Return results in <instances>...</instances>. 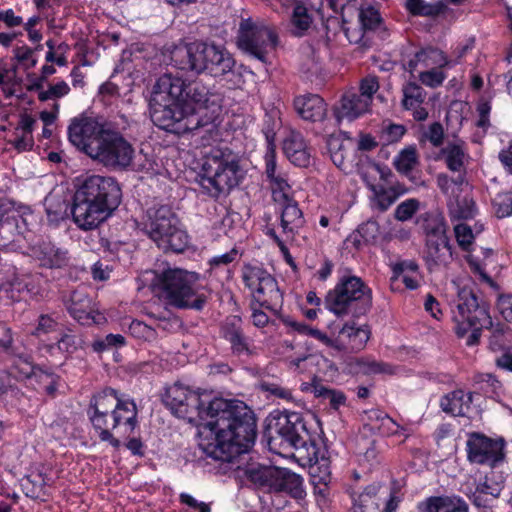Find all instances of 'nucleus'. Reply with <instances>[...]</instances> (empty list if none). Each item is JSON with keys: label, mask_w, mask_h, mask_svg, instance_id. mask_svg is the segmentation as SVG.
Returning a JSON list of instances; mask_svg holds the SVG:
<instances>
[{"label": "nucleus", "mask_w": 512, "mask_h": 512, "mask_svg": "<svg viewBox=\"0 0 512 512\" xmlns=\"http://www.w3.org/2000/svg\"><path fill=\"white\" fill-rule=\"evenodd\" d=\"M164 402L174 415L197 426L199 448L215 460L230 462L255 441L254 414L240 400L192 391L175 383L167 388Z\"/></svg>", "instance_id": "nucleus-1"}, {"label": "nucleus", "mask_w": 512, "mask_h": 512, "mask_svg": "<svg viewBox=\"0 0 512 512\" xmlns=\"http://www.w3.org/2000/svg\"><path fill=\"white\" fill-rule=\"evenodd\" d=\"M121 190L112 177L91 175L79 182L73 196L72 218L78 228H97L118 206Z\"/></svg>", "instance_id": "nucleus-2"}, {"label": "nucleus", "mask_w": 512, "mask_h": 512, "mask_svg": "<svg viewBox=\"0 0 512 512\" xmlns=\"http://www.w3.org/2000/svg\"><path fill=\"white\" fill-rule=\"evenodd\" d=\"M172 61L175 66L184 71L197 74L207 73L212 77H223L231 74L235 79L233 84L240 87L245 75L254 73L247 67L240 66L235 70V60L222 46L214 43L194 41L176 47L172 52Z\"/></svg>", "instance_id": "nucleus-3"}, {"label": "nucleus", "mask_w": 512, "mask_h": 512, "mask_svg": "<svg viewBox=\"0 0 512 512\" xmlns=\"http://www.w3.org/2000/svg\"><path fill=\"white\" fill-rule=\"evenodd\" d=\"M198 278L193 272L168 269L161 274L153 273L151 286L153 291L170 305L200 310L207 297L197 284Z\"/></svg>", "instance_id": "nucleus-4"}, {"label": "nucleus", "mask_w": 512, "mask_h": 512, "mask_svg": "<svg viewBox=\"0 0 512 512\" xmlns=\"http://www.w3.org/2000/svg\"><path fill=\"white\" fill-rule=\"evenodd\" d=\"M184 83L171 74H164L156 81L149 105L151 119L161 129L173 130L178 122L185 119L182 107Z\"/></svg>", "instance_id": "nucleus-5"}, {"label": "nucleus", "mask_w": 512, "mask_h": 512, "mask_svg": "<svg viewBox=\"0 0 512 512\" xmlns=\"http://www.w3.org/2000/svg\"><path fill=\"white\" fill-rule=\"evenodd\" d=\"M244 177L239 157L230 149H214L206 156L202 166L201 187L212 197L229 192Z\"/></svg>", "instance_id": "nucleus-6"}, {"label": "nucleus", "mask_w": 512, "mask_h": 512, "mask_svg": "<svg viewBox=\"0 0 512 512\" xmlns=\"http://www.w3.org/2000/svg\"><path fill=\"white\" fill-rule=\"evenodd\" d=\"M221 95L211 91L201 81L184 83L182 107L185 109L187 129L207 127V132L216 131L220 111Z\"/></svg>", "instance_id": "nucleus-7"}, {"label": "nucleus", "mask_w": 512, "mask_h": 512, "mask_svg": "<svg viewBox=\"0 0 512 512\" xmlns=\"http://www.w3.org/2000/svg\"><path fill=\"white\" fill-rule=\"evenodd\" d=\"M371 289L356 276L343 277L325 298V308L337 317H358L371 307Z\"/></svg>", "instance_id": "nucleus-8"}, {"label": "nucleus", "mask_w": 512, "mask_h": 512, "mask_svg": "<svg viewBox=\"0 0 512 512\" xmlns=\"http://www.w3.org/2000/svg\"><path fill=\"white\" fill-rule=\"evenodd\" d=\"M144 230L165 251L181 252L188 244V236L179 226V220L168 206L147 211Z\"/></svg>", "instance_id": "nucleus-9"}, {"label": "nucleus", "mask_w": 512, "mask_h": 512, "mask_svg": "<svg viewBox=\"0 0 512 512\" xmlns=\"http://www.w3.org/2000/svg\"><path fill=\"white\" fill-rule=\"evenodd\" d=\"M438 188L446 197L448 215L452 222L473 219L477 214V208L473 197L470 195L471 187L463 175L455 178L446 173H440L436 177Z\"/></svg>", "instance_id": "nucleus-10"}, {"label": "nucleus", "mask_w": 512, "mask_h": 512, "mask_svg": "<svg viewBox=\"0 0 512 512\" xmlns=\"http://www.w3.org/2000/svg\"><path fill=\"white\" fill-rule=\"evenodd\" d=\"M244 285L261 306L277 309L282 305V293L276 280L258 264H244L241 270Z\"/></svg>", "instance_id": "nucleus-11"}, {"label": "nucleus", "mask_w": 512, "mask_h": 512, "mask_svg": "<svg viewBox=\"0 0 512 512\" xmlns=\"http://www.w3.org/2000/svg\"><path fill=\"white\" fill-rule=\"evenodd\" d=\"M91 159L113 169H127L132 165L134 149L132 145L117 131L108 129L97 148L93 150Z\"/></svg>", "instance_id": "nucleus-12"}, {"label": "nucleus", "mask_w": 512, "mask_h": 512, "mask_svg": "<svg viewBox=\"0 0 512 512\" xmlns=\"http://www.w3.org/2000/svg\"><path fill=\"white\" fill-rule=\"evenodd\" d=\"M237 43L245 53L261 62H266V55L278 44V36L271 27L243 21Z\"/></svg>", "instance_id": "nucleus-13"}, {"label": "nucleus", "mask_w": 512, "mask_h": 512, "mask_svg": "<svg viewBox=\"0 0 512 512\" xmlns=\"http://www.w3.org/2000/svg\"><path fill=\"white\" fill-rule=\"evenodd\" d=\"M457 289V311L454 316L456 322V333L463 337L467 333L465 324L471 325H492V320L487 308L480 305L478 299L471 288L467 286L460 287L454 282Z\"/></svg>", "instance_id": "nucleus-14"}, {"label": "nucleus", "mask_w": 512, "mask_h": 512, "mask_svg": "<svg viewBox=\"0 0 512 512\" xmlns=\"http://www.w3.org/2000/svg\"><path fill=\"white\" fill-rule=\"evenodd\" d=\"M380 14L372 6L358 9L356 1H350L342 12V29L350 43H360L365 31L375 29L380 23Z\"/></svg>", "instance_id": "nucleus-15"}, {"label": "nucleus", "mask_w": 512, "mask_h": 512, "mask_svg": "<svg viewBox=\"0 0 512 512\" xmlns=\"http://www.w3.org/2000/svg\"><path fill=\"white\" fill-rule=\"evenodd\" d=\"M108 129L98 119L87 115H79L71 120L68 126V138L72 145L91 157L100 143L102 135Z\"/></svg>", "instance_id": "nucleus-16"}, {"label": "nucleus", "mask_w": 512, "mask_h": 512, "mask_svg": "<svg viewBox=\"0 0 512 512\" xmlns=\"http://www.w3.org/2000/svg\"><path fill=\"white\" fill-rule=\"evenodd\" d=\"M117 393L113 389H105L94 396L88 414L94 428L99 431V437L102 441H109L114 447H119L120 441L113 437L109 431L108 413L115 409V406L121 402Z\"/></svg>", "instance_id": "nucleus-17"}, {"label": "nucleus", "mask_w": 512, "mask_h": 512, "mask_svg": "<svg viewBox=\"0 0 512 512\" xmlns=\"http://www.w3.org/2000/svg\"><path fill=\"white\" fill-rule=\"evenodd\" d=\"M469 461L494 465L502 458V445L481 434H472L467 441Z\"/></svg>", "instance_id": "nucleus-18"}, {"label": "nucleus", "mask_w": 512, "mask_h": 512, "mask_svg": "<svg viewBox=\"0 0 512 512\" xmlns=\"http://www.w3.org/2000/svg\"><path fill=\"white\" fill-rule=\"evenodd\" d=\"M371 332L367 326H356L354 323H345L336 332V351L359 352L365 348L370 339Z\"/></svg>", "instance_id": "nucleus-19"}, {"label": "nucleus", "mask_w": 512, "mask_h": 512, "mask_svg": "<svg viewBox=\"0 0 512 512\" xmlns=\"http://www.w3.org/2000/svg\"><path fill=\"white\" fill-rule=\"evenodd\" d=\"M30 255L43 267L62 268L69 262L68 252L49 241H41L30 248Z\"/></svg>", "instance_id": "nucleus-20"}, {"label": "nucleus", "mask_w": 512, "mask_h": 512, "mask_svg": "<svg viewBox=\"0 0 512 512\" xmlns=\"http://www.w3.org/2000/svg\"><path fill=\"white\" fill-rule=\"evenodd\" d=\"M266 176L272 190L273 199L277 201H287L291 197V187L288 183L286 175L279 171L275 162L274 149L266 154Z\"/></svg>", "instance_id": "nucleus-21"}, {"label": "nucleus", "mask_w": 512, "mask_h": 512, "mask_svg": "<svg viewBox=\"0 0 512 512\" xmlns=\"http://www.w3.org/2000/svg\"><path fill=\"white\" fill-rule=\"evenodd\" d=\"M277 434L290 446L298 449L303 445L301 432L304 431V424L298 413L284 414L278 417L275 424Z\"/></svg>", "instance_id": "nucleus-22"}, {"label": "nucleus", "mask_w": 512, "mask_h": 512, "mask_svg": "<svg viewBox=\"0 0 512 512\" xmlns=\"http://www.w3.org/2000/svg\"><path fill=\"white\" fill-rule=\"evenodd\" d=\"M402 106L411 111L417 121H424L428 117V111L423 107L426 98L425 90L414 81H409L402 87Z\"/></svg>", "instance_id": "nucleus-23"}, {"label": "nucleus", "mask_w": 512, "mask_h": 512, "mask_svg": "<svg viewBox=\"0 0 512 512\" xmlns=\"http://www.w3.org/2000/svg\"><path fill=\"white\" fill-rule=\"evenodd\" d=\"M138 424L136 404L129 399L121 400L112 410L109 430L119 428L123 434H131Z\"/></svg>", "instance_id": "nucleus-24"}, {"label": "nucleus", "mask_w": 512, "mask_h": 512, "mask_svg": "<svg viewBox=\"0 0 512 512\" xmlns=\"http://www.w3.org/2000/svg\"><path fill=\"white\" fill-rule=\"evenodd\" d=\"M283 151L287 158L296 166L307 167L311 162V151L303 136L291 131L283 141Z\"/></svg>", "instance_id": "nucleus-25"}, {"label": "nucleus", "mask_w": 512, "mask_h": 512, "mask_svg": "<svg viewBox=\"0 0 512 512\" xmlns=\"http://www.w3.org/2000/svg\"><path fill=\"white\" fill-rule=\"evenodd\" d=\"M36 124L35 118L24 113L20 115L19 122L12 132L8 143L19 153L30 151L34 146L33 130Z\"/></svg>", "instance_id": "nucleus-26"}, {"label": "nucleus", "mask_w": 512, "mask_h": 512, "mask_svg": "<svg viewBox=\"0 0 512 512\" xmlns=\"http://www.w3.org/2000/svg\"><path fill=\"white\" fill-rule=\"evenodd\" d=\"M449 63L441 50L429 47L416 52L413 58L407 62L406 69L413 74L419 69L442 68Z\"/></svg>", "instance_id": "nucleus-27"}, {"label": "nucleus", "mask_w": 512, "mask_h": 512, "mask_svg": "<svg viewBox=\"0 0 512 512\" xmlns=\"http://www.w3.org/2000/svg\"><path fill=\"white\" fill-rule=\"evenodd\" d=\"M294 107L304 120L312 122L323 120L327 112L324 100L314 94L297 97L294 100Z\"/></svg>", "instance_id": "nucleus-28"}, {"label": "nucleus", "mask_w": 512, "mask_h": 512, "mask_svg": "<svg viewBox=\"0 0 512 512\" xmlns=\"http://www.w3.org/2000/svg\"><path fill=\"white\" fill-rule=\"evenodd\" d=\"M420 512H468L466 502L458 496H432L418 504Z\"/></svg>", "instance_id": "nucleus-29"}, {"label": "nucleus", "mask_w": 512, "mask_h": 512, "mask_svg": "<svg viewBox=\"0 0 512 512\" xmlns=\"http://www.w3.org/2000/svg\"><path fill=\"white\" fill-rule=\"evenodd\" d=\"M370 105L371 103L359 94L347 92L343 95L340 106L336 110V117L338 120H353L368 112Z\"/></svg>", "instance_id": "nucleus-30"}, {"label": "nucleus", "mask_w": 512, "mask_h": 512, "mask_svg": "<svg viewBox=\"0 0 512 512\" xmlns=\"http://www.w3.org/2000/svg\"><path fill=\"white\" fill-rule=\"evenodd\" d=\"M241 319L237 316L227 318L223 327V337L231 344L233 352L237 355L249 354V344L241 331Z\"/></svg>", "instance_id": "nucleus-31"}, {"label": "nucleus", "mask_w": 512, "mask_h": 512, "mask_svg": "<svg viewBox=\"0 0 512 512\" xmlns=\"http://www.w3.org/2000/svg\"><path fill=\"white\" fill-rule=\"evenodd\" d=\"M282 205L281 227L287 238H292L294 233L303 226L304 219L297 203L289 197L287 201H278Z\"/></svg>", "instance_id": "nucleus-32"}, {"label": "nucleus", "mask_w": 512, "mask_h": 512, "mask_svg": "<svg viewBox=\"0 0 512 512\" xmlns=\"http://www.w3.org/2000/svg\"><path fill=\"white\" fill-rule=\"evenodd\" d=\"M301 349L298 344L284 340L280 344L279 353L295 369H302V364H304V367L317 364L321 359V357L307 354Z\"/></svg>", "instance_id": "nucleus-33"}, {"label": "nucleus", "mask_w": 512, "mask_h": 512, "mask_svg": "<svg viewBox=\"0 0 512 512\" xmlns=\"http://www.w3.org/2000/svg\"><path fill=\"white\" fill-rule=\"evenodd\" d=\"M68 310L72 317L81 324H90L95 322L94 309L91 300L86 293L74 291L70 297Z\"/></svg>", "instance_id": "nucleus-34"}, {"label": "nucleus", "mask_w": 512, "mask_h": 512, "mask_svg": "<svg viewBox=\"0 0 512 512\" xmlns=\"http://www.w3.org/2000/svg\"><path fill=\"white\" fill-rule=\"evenodd\" d=\"M424 258L430 270H434L439 266H446L452 259L449 240H427Z\"/></svg>", "instance_id": "nucleus-35"}, {"label": "nucleus", "mask_w": 512, "mask_h": 512, "mask_svg": "<svg viewBox=\"0 0 512 512\" xmlns=\"http://www.w3.org/2000/svg\"><path fill=\"white\" fill-rule=\"evenodd\" d=\"M34 282L31 275H17L11 281L4 284L2 289L3 292L6 293V297L13 301H19L23 299L25 295L38 294V289Z\"/></svg>", "instance_id": "nucleus-36"}, {"label": "nucleus", "mask_w": 512, "mask_h": 512, "mask_svg": "<svg viewBox=\"0 0 512 512\" xmlns=\"http://www.w3.org/2000/svg\"><path fill=\"white\" fill-rule=\"evenodd\" d=\"M441 157L444 159L449 170L465 177V164L468 160V155L462 142L448 143L441 150Z\"/></svg>", "instance_id": "nucleus-37"}, {"label": "nucleus", "mask_w": 512, "mask_h": 512, "mask_svg": "<svg viewBox=\"0 0 512 512\" xmlns=\"http://www.w3.org/2000/svg\"><path fill=\"white\" fill-rule=\"evenodd\" d=\"M26 231V220L17 212L8 213L0 219V238L3 244L16 241Z\"/></svg>", "instance_id": "nucleus-38"}, {"label": "nucleus", "mask_w": 512, "mask_h": 512, "mask_svg": "<svg viewBox=\"0 0 512 512\" xmlns=\"http://www.w3.org/2000/svg\"><path fill=\"white\" fill-rule=\"evenodd\" d=\"M472 395L462 390H455L441 399L443 411L453 416H465L470 410Z\"/></svg>", "instance_id": "nucleus-39"}, {"label": "nucleus", "mask_w": 512, "mask_h": 512, "mask_svg": "<svg viewBox=\"0 0 512 512\" xmlns=\"http://www.w3.org/2000/svg\"><path fill=\"white\" fill-rule=\"evenodd\" d=\"M350 370L364 375L393 374L395 369L388 363L377 361L373 357L354 358L349 363Z\"/></svg>", "instance_id": "nucleus-40"}, {"label": "nucleus", "mask_w": 512, "mask_h": 512, "mask_svg": "<svg viewBox=\"0 0 512 512\" xmlns=\"http://www.w3.org/2000/svg\"><path fill=\"white\" fill-rule=\"evenodd\" d=\"M291 32L297 37L305 35L313 24V15L308 8L297 4L292 11L290 18Z\"/></svg>", "instance_id": "nucleus-41"}, {"label": "nucleus", "mask_w": 512, "mask_h": 512, "mask_svg": "<svg viewBox=\"0 0 512 512\" xmlns=\"http://www.w3.org/2000/svg\"><path fill=\"white\" fill-rule=\"evenodd\" d=\"M381 487L376 484L367 486L363 492H361L357 498L354 499V509H361L365 512H378L379 510V499L378 493Z\"/></svg>", "instance_id": "nucleus-42"}, {"label": "nucleus", "mask_w": 512, "mask_h": 512, "mask_svg": "<svg viewBox=\"0 0 512 512\" xmlns=\"http://www.w3.org/2000/svg\"><path fill=\"white\" fill-rule=\"evenodd\" d=\"M377 423L374 425V428L378 429V431L386 436H403L404 440L411 436L412 430L408 427H403L396 423L391 417L387 414L379 412L376 415Z\"/></svg>", "instance_id": "nucleus-43"}, {"label": "nucleus", "mask_w": 512, "mask_h": 512, "mask_svg": "<svg viewBox=\"0 0 512 512\" xmlns=\"http://www.w3.org/2000/svg\"><path fill=\"white\" fill-rule=\"evenodd\" d=\"M277 491H284L298 498L302 497L304 493L302 477L288 469H283Z\"/></svg>", "instance_id": "nucleus-44"}, {"label": "nucleus", "mask_w": 512, "mask_h": 512, "mask_svg": "<svg viewBox=\"0 0 512 512\" xmlns=\"http://www.w3.org/2000/svg\"><path fill=\"white\" fill-rule=\"evenodd\" d=\"M418 164V154L414 146H408L401 150L394 159V165L398 172L409 174Z\"/></svg>", "instance_id": "nucleus-45"}, {"label": "nucleus", "mask_w": 512, "mask_h": 512, "mask_svg": "<svg viewBox=\"0 0 512 512\" xmlns=\"http://www.w3.org/2000/svg\"><path fill=\"white\" fill-rule=\"evenodd\" d=\"M426 241H447L449 240L447 237V225L444 218L440 215L429 218L426 221L424 227Z\"/></svg>", "instance_id": "nucleus-46"}, {"label": "nucleus", "mask_w": 512, "mask_h": 512, "mask_svg": "<svg viewBox=\"0 0 512 512\" xmlns=\"http://www.w3.org/2000/svg\"><path fill=\"white\" fill-rule=\"evenodd\" d=\"M483 230L482 225H475V231L465 224L458 223L454 226V233L457 240L458 245L463 249L468 251L476 237Z\"/></svg>", "instance_id": "nucleus-47"}, {"label": "nucleus", "mask_w": 512, "mask_h": 512, "mask_svg": "<svg viewBox=\"0 0 512 512\" xmlns=\"http://www.w3.org/2000/svg\"><path fill=\"white\" fill-rule=\"evenodd\" d=\"M444 135L443 126L439 122H434L421 128L418 140L422 145L430 143L433 147H439L443 144Z\"/></svg>", "instance_id": "nucleus-48"}, {"label": "nucleus", "mask_w": 512, "mask_h": 512, "mask_svg": "<svg viewBox=\"0 0 512 512\" xmlns=\"http://www.w3.org/2000/svg\"><path fill=\"white\" fill-rule=\"evenodd\" d=\"M82 347V339L70 331L63 332L57 343L49 345V350L57 349L62 354H73Z\"/></svg>", "instance_id": "nucleus-49"}, {"label": "nucleus", "mask_w": 512, "mask_h": 512, "mask_svg": "<svg viewBox=\"0 0 512 512\" xmlns=\"http://www.w3.org/2000/svg\"><path fill=\"white\" fill-rule=\"evenodd\" d=\"M282 122L279 116V111L271 110L266 114L264 124H263V133L265 134L266 140L269 145V150L273 149L272 145L275 141V136L277 131L281 128Z\"/></svg>", "instance_id": "nucleus-50"}, {"label": "nucleus", "mask_w": 512, "mask_h": 512, "mask_svg": "<svg viewBox=\"0 0 512 512\" xmlns=\"http://www.w3.org/2000/svg\"><path fill=\"white\" fill-rule=\"evenodd\" d=\"M465 493L473 500V502L477 506H481L485 501L483 499V496L490 495L492 497H497L499 495V490L495 487L490 486L487 480H485L483 482H479L476 485L475 490L466 489Z\"/></svg>", "instance_id": "nucleus-51"}, {"label": "nucleus", "mask_w": 512, "mask_h": 512, "mask_svg": "<svg viewBox=\"0 0 512 512\" xmlns=\"http://www.w3.org/2000/svg\"><path fill=\"white\" fill-rule=\"evenodd\" d=\"M17 65L24 70L32 69L37 64V58L32 48L28 46L17 47L13 50Z\"/></svg>", "instance_id": "nucleus-52"}, {"label": "nucleus", "mask_w": 512, "mask_h": 512, "mask_svg": "<svg viewBox=\"0 0 512 512\" xmlns=\"http://www.w3.org/2000/svg\"><path fill=\"white\" fill-rule=\"evenodd\" d=\"M125 343V338L121 334H108L104 338L94 340L92 348L95 352L101 353L113 347H122Z\"/></svg>", "instance_id": "nucleus-53"}, {"label": "nucleus", "mask_w": 512, "mask_h": 512, "mask_svg": "<svg viewBox=\"0 0 512 512\" xmlns=\"http://www.w3.org/2000/svg\"><path fill=\"white\" fill-rule=\"evenodd\" d=\"M406 8L413 15L434 16L438 14L439 8L424 0H407Z\"/></svg>", "instance_id": "nucleus-54"}, {"label": "nucleus", "mask_w": 512, "mask_h": 512, "mask_svg": "<svg viewBox=\"0 0 512 512\" xmlns=\"http://www.w3.org/2000/svg\"><path fill=\"white\" fill-rule=\"evenodd\" d=\"M406 128L401 124L384 123L381 137L387 144L398 142L405 134Z\"/></svg>", "instance_id": "nucleus-55"}, {"label": "nucleus", "mask_w": 512, "mask_h": 512, "mask_svg": "<svg viewBox=\"0 0 512 512\" xmlns=\"http://www.w3.org/2000/svg\"><path fill=\"white\" fill-rule=\"evenodd\" d=\"M445 77L441 68H431L419 72V80L421 83L431 88L440 86Z\"/></svg>", "instance_id": "nucleus-56"}, {"label": "nucleus", "mask_w": 512, "mask_h": 512, "mask_svg": "<svg viewBox=\"0 0 512 512\" xmlns=\"http://www.w3.org/2000/svg\"><path fill=\"white\" fill-rule=\"evenodd\" d=\"M327 327L330 330L329 335L326 334L325 332L320 331L319 329L312 328V330L309 331V336L318 340L323 345L336 350L335 341H336L337 327L335 326V323H329Z\"/></svg>", "instance_id": "nucleus-57"}, {"label": "nucleus", "mask_w": 512, "mask_h": 512, "mask_svg": "<svg viewBox=\"0 0 512 512\" xmlns=\"http://www.w3.org/2000/svg\"><path fill=\"white\" fill-rule=\"evenodd\" d=\"M57 328L58 322L51 315L42 314L39 316L37 325L32 331V334L37 337H41L56 331Z\"/></svg>", "instance_id": "nucleus-58"}, {"label": "nucleus", "mask_w": 512, "mask_h": 512, "mask_svg": "<svg viewBox=\"0 0 512 512\" xmlns=\"http://www.w3.org/2000/svg\"><path fill=\"white\" fill-rule=\"evenodd\" d=\"M379 89V82L376 76H367L363 78L360 82V96L363 99L367 100L369 103H372L374 94Z\"/></svg>", "instance_id": "nucleus-59"}, {"label": "nucleus", "mask_w": 512, "mask_h": 512, "mask_svg": "<svg viewBox=\"0 0 512 512\" xmlns=\"http://www.w3.org/2000/svg\"><path fill=\"white\" fill-rule=\"evenodd\" d=\"M263 389L277 399L283 400L285 402L294 401L293 391L287 387L276 383H266L263 384Z\"/></svg>", "instance_id": "nucleus-60"}, {"label": "nucleus", "mask_w": 512, "mask_h": 512, "mask_svg": "<svg viewBox=\"0 0 512 512\" xmlns=\"http://www.w3.org/2000/svg\"><path fill=\"white\" fill-rule=\"evenodd\" d=\"M393 275L392 281H396L400 278V275L417 274L419 273V266L413 260H406L396 263L392 267Z\"/></svg>", "instance_id": "nucleus-61"}, {"label": "nucleus", "mask_w": 512, "mask_h": 512, "mask_svg": "<svg viewBox=\"0 0 512 512\" xmlns=\"http://www.w3.org/2000/svg\"><path fill=\"white\" fill-rule=\"evenodd\" d=\"M418 206L419 204L417 200H406L397 206L395 216L398 220L406 221L415 214Z\"/></svg>", "instance_id": "nucleus-62"}, {"label": "nucleus", "mask_w": 512, "mask_h": 512, "mask_svg": "<svg viewBox=\"0 0 512 512\" xmlns=\"http://www.w3.org/2000/svg\"><path fill=\"white\" fill-rule=\"evenodd\" d=\"M239 257H240V252L237 248L234 247L230 251H228L224 254L212 257L209 260V265L211 266V268H219L222 266H227L230 263L236 261Z\"/></svg>", "instance_id": "nucleus-63"}, {"label": "nucleus", "mask_w": 512, "mask_h": 512, "mask_svg": "<svg viewBox=\"0 0 512 512\" xmlns=\"http://www.w3.org/2000/svg\"><path fill=\"white\" fill-rule=\"evenodd\" d=\"M497 307L502 316L512 322V295H501L498 298Z\"/></svg>", "instance_id": "nucleus-64"}]
</instances>
